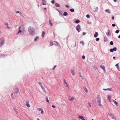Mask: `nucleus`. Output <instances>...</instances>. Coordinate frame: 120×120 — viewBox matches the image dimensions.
Here are the masks:
<instances>
[{
  "instance_id": "1",
  "label": "nucleus",
  "mask_w": 120,
  "mask_h": 120,
  "mask_svg": "<svg viewBox=\"0 0 120 120\" xmlns=\"http://www.w3.org/2000/svg\"><path fill=\"white\" fill-rule=\"evenodd\" d=\"M28 31L30 35L31 36H33L35 34V31L34 28L32 27H29L28 28Z\"/></svg>"
},
{
  "instance_id": "2",
  "label": "nucleus",
  "mask_w": 120,
  "mask_h": 120,
  "mask_svg": "<svg viewBox=\"0 0 120 120\" xmlns=\"http://www.w3.org/2000/svg\"><path fill=\"white\" fill-rule=\"evenodd\" d=\"M97 102L98 105L100 107H101L102 105L101 101V98L100 95L99 94L98 95L97 98Z\"/></svg>"
},
{
  "instance_id": "3",
  "label": "nucleus",
  "mask_w": 120,
  "mask_h": 120,
  "mask_svg": "<svg viewBox=\"0 0 120 120\" xmlns=\"http://www.w3.org/2000/svg\"><path fill=\"white\" fill-rule=\"evenodd\" d=\"M5 39L4 38H0V47H1L5 44Z\"/></svg>"
},
{
  "instance_id": "4",
  "label": "nucleus",
  "mask_w": 120,
  "mask_h": 120,
  "mask_svg": "<svg viewBox=\"0 0 120 120\" xmlns=\"http://www.w3.org/2000/svg\"><path fill=\"white\" fill-rule=\"evenodd\" d=\"M63 81L64 84L65 85L66 87L68 89H69V86L68 83L66 81L65 79H63Z\"/></svg>"
},
{
  "instance_id": "5",
  "label": "nucleus",
  "mask_w": 120,
  "mask_h": 120,
  "mask_svg": "<svg viewBox=\"0 0 120 120\" xmlns=\"http://www.w3.org/2000/svg\"><path fill=\"white\" fill-rule=\"evenodd\" d=\"M110 117L112 119H114L115 120H116V119L114 115L111 113L109 112L108 113Z\"/></svg>"
},
{
  "instance_id": "6",
  "label": "nucleus",
  "mask_w": 120,
  "mask_h": 120,
  "mask_svg": "<svg viewBox=\"0 0 120 120\" xmlns=\"http://www.w3.org/2000/svg\"><path fill=\"white\" fill-rule=\"evenodd\" d=\"M75 99L74 98L71 96L69 95L68 97V100L70 101H73Z\"/></svg>"
},
{
  "instance_id": "7",
  "label": "nucleus",
  "mask_w": 120,
  "mask_h": 120,
  "mask_svg": "<svg viewBox=\"0 0 120 120\" xmlns=\"http://www.w3.org/2000/svg\"><path fill=\"white\" fill-rule=\"evenodd\" d=\"M76 29L78 33L80 32L81 30L80 26L79 24H78L76 27Z\"/></svg>"
},
{
  "instance_id": "8",
  "label": "nucleus",
  "mask_w": 120,
  "mask_h": 120,
  "mask_svg": "<svg viewBox=\"0 0 120 120\" xmlns=\"http://www.w3.org/2000/svg\"><path fill=\"white\" fill-rule=\"evenodd\" d=\"M70 72L73 76L75 75V72L74 69H71L70 70Z\"/></svg>"
},
{
  "instance_id": "9",
  "label": "nucleus",
  "mask_w": 120,
  "mask_h": 120,
  "mask_svg": "<svg viewBox=\"0 0 120 120\" xmlns=\"http://www.w3.org/2000/svg\"><path fill=\"white\" fill-rule=\"evenodd\" d=\"M25 105L28 108H29L30 107V105L29 104V102L28 101L26 102Z\"/></svg>"
},
{
  "instance_id": "10",
  "label": "nucleus",
  "mask_w": 120,
  "mask_h": 120,
  "mask_svg": "<svg viewBox=\"0 0 120 120\" xmlns=\"http://www.w3.org/2000/svg\"><path fill=\"white\" fill-rule=\"evenodd\" d=\"M15 91L17 94H18L19 92V90L18 87L16 86L15 87Z\"/></svg>"
},
{
  "instance_id": "11",
  "label": "nucleus",
  "mask_w": 120,
  "mask_h": 120,
  "mask_svg": "<svg viewBox=\"0 0 120 120\" xmlns=\"http://www.w3.org/2000/svg\"><path fill=\"white\" fill-rule=\"evenodd\" d=\"M107 97L108 98V100L110 102H111V97L110 95H107Z\"/></svg>"
},
{
  "instance_id": "12",
  "label": "nucleus",
  "mask_w": 120,
  "mask_h": 120,
  "mask_svg": "<svg viewBox=\"0 0 120 120\" xmlns=\"http://www.w3.org/2000/svg\"><path fill=\"white\" fill-rule=\"evenodd\" d=\"M39 111H41V113L42 114H44V111L43 109L41 108H39L37 109Z\"/></svg>"
},
{
  "instance_id": "13",
  "label": "nucleus",
  "mask_w": 120,
  "mask_h": 120,
  "mask_svg": "<svg viewBox=\"0 0 120 120\" xmlns=\"http://www.w3.org/2000/svg\"><path fill=\"white\" fill-rule=\"evenodd\" d=\"M41 87L42 89L43 92L45 93H46V91L44 87L43 86Z\"/></svg>"
},
{
  "instance_id": "14",
  "label": "nucleus",
  "mask_w": 120,
  "mask_h": 120,
  "mask_svg": "<svg viewBox=\"0 0 120 120\" xmlns=\"http://www.w3.org/2000/svg\"><path fill=\"white\" fill-rule=\"evenodd\" d=\"M117 49L116 47H114L112 49H110V51L111 52H112L114 51H116V50Z\"/></svg>"
},
{
  "instance_id": "15",
  "label": "nucleus",
  "mask_w": 120,
  "mask_h": 120,
  "mask_svg": "<svg viewBox=\"0 0 120 120\" xmlns=\"http://www.w3.org/2000/svg\"><path fill=\"white\" fill-rule=\"evenodd\" d=\"M78 118L81 119L82 120H86L84 117L83 116L81 115H79L78 116Z\"/></svg>"
},
{
  "instance_id": "16",
  "label": "nucleus",
  "mask_w": 120,
  "mask_h": 120,
  "mask_svg": "<svg viewBox=\"0 0 120 120\" xmlns=\"http://www.w3.org/2000/svg\"><path fill=\"white\" fill-rule=\"evenodd\" d=\"M100 67L103 70L105 71V68L104 66L103 65H100Z\"/></svg>"
},
{
  "instance_id": "17",
  "label": "nucleus",
  "mask_w": 120,
  "mask_h": 120,
  "mask_svg": "<svg viewBox=\"0 0 120 120\" xmlns=\"http://www.w3.org/2000/svg\"><path fill=\"white\" fill-rule=\"evenodd\" d=\"M21 28V27H19V32H18V33L17 34H18L19 33H21V32H22V34H23V32H24V30H20V28Z\"/></svg>"
},
{
  "instance_id": "18",
  "label": "nucleus",
  "mask_w": 120,
  "mask_h": 120,
  "mask_svg": "<svg viewBox=\"0 0 120 120\" xmlns=\"http://www.w3.org/2000/svg\"><path fill=\"white\" fill-rule=\"evenodd\" d=\"M5 25H6L7 29H9L11 28L9 26L7 22H5Z\"/></svg>"
},
{
  "instance_id": "19",
  "label": "nucleus",
  "mask_w": 120,
  "mask_h": 120,
  "mask_svg": "<svg viewBox=\"0 0 120 120\" xmlns=\"http://www.w3.org/2000/svg\"><path fill=\"white\" fill-rule=\"evenodd\" d=\"M108 32L106 33L107 35L108 36H109L111 35V34L109 30H108Z\"/></svg>"
},
{
  "instance_id": "20",
  "label": "nucleus",
  "mask_w": 120,
  "mask_h": 120,
  "mask_svg": "<svg viewBox=\"0 0 120 120\" xmlns=\"http://www.w3.org/2000/svg\"><path fill=\"white\" fill-rule=\"evenodd\" d=\"M118 64L119 63H118V64H117L115 65V66L116 67L118 71H120V69L118 65Z\"/></svg>"
},
{
  "instance_id": "21",
  "label": "nucleus",
  "mask_w": 120,
  "mask_h": 120,
  "mask_svg": "<svg viewBox=\"0 0 120 120\" xmlns=\"http://www.w3.org/2000/svg\"><path fill=\"white\" fill-rule=\"evenodd\" d=\"M54 44L55 45L58 46H60L59 44L58 43V42L56 41H55L54 42Z\"/></svg>"
},
{
  "instance_id": "22",
  "label": "nucleus",
  "mask_w": 120,
  "mask_h": 120,
  "mask_svg": "<svg viewBox=\"0 0 120 120\" xmlns=\"http://www.w3.org/2000/svg\"><path fill=\"white\" fill-rule=\"evenodd\" d=\"M83 88L85 91V92L87 93L88 92V90L85 87H84Z\"/></svg>"
},
{
  "instance_id": "23",
  "label": "nucleus",
  "mask_w": 120,
  "mask_h": 120,
  "mask_svg": "<svg viewBox=\"0 0 120 120\" xmlns=\"http://www.w3.org/2000/svg\"><path fill=\"white\" fill-rule=\"evenodd\" d=\"M13 110L15 112L16 114H18V112L16 108H13Z\"/></svg>"
},
{
  "instance_id": "24",
  "label": "nucleus",
  "mask_w": 120,
  "mask_h": 120,
  "mask_svg": "<svg viewBox=\"0 0 120 120\" xmlns=\"http://www.w3.org/2000/svg\"><path fill=\"white\" fill-rule=\"evenodd\" d=\"M93 68L94 70H96L98 69L96 65H94L93 67Z\"/></svg>"
},
{
  "instance_id": "25",
  "label": "nucleus",
  "mask_w": 120,
  "mask_h": 120,
  "mask_svg": "<svg viewBox=\"0 0 120 120\" xmlns=\"http://www.w3.org/2000/svg\"><path fill=\"white\" fill-rule=\"evenodd\" d=\"M39 38V37L38 36L36 37L34 39V41H37L38 40Z\"/></svg>"
},
{
  "instance_id": "26",
  "label": "nucleus",
  "mask_w": 120,
  "mask_h": 120,
  "mask_svg": "<svg viewBox=\"0 0 120 120\" xmlns=\"http://www.w3.org/2000/svg\"><path fill=\"white\" fill-rule=\"evenodd\" d=\"M42 5H44L46 4V3L44 0H42Z\"/></svg>"
},
{
  "instance_id": "27",
  "label": "nucleus",
  "mask_w": 120,
  "mask_h": 120,
  "mask_svg": "<svg viewBox=\"0 0 120 120\" xmlns=\"http://www.w3.org/2000/svg\"><path fill=\"white\" fill-rule=\"evenodd\" d=\"M98 35V34L97 32H95L94 35V37L95 38L97 37Z\"/></svg>"
},
{
  "instance_id": "28",
  "label": "nucleus",
  "mask_w": 120,
  "mask_h": 120,
  "mask_svg": "<svg viewBox=\"0 0 120 120\" xmlns=\"http://www.w3.org/2000/svg\"><path fill=\"white\" fill-rule=\"evenodd\" d=\"M88 105L90 107H91L92 106V103L91 102H89L88 103Z\"/></svg>"
},
{
  "instance_id": "29",
  "label": "nucleus",
  "mask_w": 120,
  "mask_h": 120,
  "mask_svg": "<svg viewBox=\"0 0 120 120\" xmlns=\"http://www.w3.org/2000/svg\"><path fill=\"white\" fill-rule=\"evenodd\" d=\"M112 101L114 102V103L117 106L118 105V103L116 101L114 100H113Z\"/></svg>"
},
{
  "instance_id": "30",
  "label": "nucleus",
  "mask_w": 120,
  "mask_h": 120,
  "mask_svg": "<svg viewBox=\"0 0 120 120\" xmlns=\"http://www.w3.org/2000/svg\"><path fill=\"white\" fill-rule=\"evenodd\" d=\"M105 12L109 13H111V12L110 11V10L109 9H106L105 10Z\"/></svg>"
},
{
  "instance_id": "31",
  "label": "nucleus",
  "mask_w": 120,
  "mask_h": 120,
  "mask_svg": "<svg viewBox=\"0 0 120 120\" xmlns=\"http://www.w3.org/2000/svg\"><path fill=\"white\" fill-rule=\"evenodd\" d=\"M106 90L110 91H113L112 89V88H108Z\"/></svg>"
},
{
  "instance_id": "32",
  "label": "nucleus",
  "mask_w": 120,
  "mask_h": 120,
  "mask_svg": "<svg viewBox=\"0 0 120 120\" xmlns=\"http://www.w3.org/2000/svg\"><path fill=\"white\" fill-rule=\"evenodd\" d=\"M79 77L81 78L82 79H83V76L81 75V73L80 72H79Z\"/></svg>"
},
{
  "instance_id": "33",
  "label": "nucleus",
  "mask_w": 120,
  "mask_h": 120,
  "mask_svg": "<svg viewBox=\"0 0 120 120\" xmlns=\"http://www.w3.org/2000/svg\"><path fill=\"white\" fill-rule=\"evenodd\" d=\"M46 101L47 102H48L49 104V100L48 99V97L46 96Z\"/></svg>"
},
{
  "instance_id": "34",
  "label": "nucleus",
  "mask_w": 120,
  "mask_h": 120,
  "mask_svg": "<svg viewBox=\"0 0 120 120\" xmlns=\"http://www.w3.org/2000/svg\"><path fill=\"white\" fill-rule=\"evenodd\" d=\"M55 6L57 7H59L60 6L59 4L57 3H55Z\"/></svg>"
},
{
  "instance_id": "35",
  "label": "nucleus",
  "mask_w": 120,
  "mask_h": 120,
  "mask_svg": "<svg viewBox=\"0 0 120 120\" xmlns=\"http://www.w3.org/2000/svg\"><path fill=\"white\" fill-rule=\"evenodd\" d=\"M49 23L51 26H52V24L51 22V21L50 20H49Z\"/></svg>"
},
{
  "instance_id": "36",
  "label": "nucleus",
  "mask_w": 120,
  "mask_h": 120,
  "mask_svg": "<svg viewBox=\"0 0 120 120\" xmlns=\"http://www.w3.org/2000/svg\"><path fill=\"white\" fill-rule=\"evenodd\" d=\"M107 41V38L106 37H105L104 38V41Z\"/></svg>"
},
{
  "instance_id": "37",
  "label": "nucleus",
  "mask_w": 120,
  "mask_h": 120,
  "mask_svg": "<svg viewBox=\"0 0 120 120\" xmlns=\"http://www.w3.org/2000/svg\"><path fill=\"white\" fill-rule=\"evenodd\" d=\"M45 32L44 31H43L42 32V36L43 38L44 37V35H45Z\"/></svg>"
},
{
  "instance_id": "38",
  "label": "nucleus",
  "mask_w": 120,
  "mask_h": 120,
  "mask_svg": "<svg viewBox=\"0 0 120 120\" xmlns=\"http://www.w3.org/2000/svg\"><path fill=\"white\" fill-rule=\"evenodd\" d=\"M70 11L71 12H74V10L73 9H70Z\"/></svg>"
},
{
  "instance_id": "39",
  "label": "nucleus",
  "mask_w": 120,
  "mask_h": 120,
  "mask_svg": "<svg viewBox=\"0 0 120 120\" xmlns=\"http://www.w3.org/2000/svg\"><path fill=\"white\" fill-rule=\"evenodd\" d=\"M80 22V21L79 20L77 19L75 21V22L76 23H79Z\"/></svg>"
},
{
  "instance_id": "40",
  "label": "nucleus",
  "mask_w": 120,
  "mask_h": 120,
  "mask_svg": "<svg viewBox=\"0 0 120 120\" xmlns=\"http://www.w3.org/2000/svg\"><path fill=\"white\" fill-rule=\"evenodd\" d=\"M68 15L67 12H64L63 14L64 16H66Z\"/></svg>"
},
{
  "instance_id": "41",
  "label": "nucleus",
  "mask_w": 120,
  "mask_h": 120,
  "mask_svg": "<svg viewBox=\"0 0 120 120\" xmlns=\"http://www.w3.org/2000/svg\"><path fill=\"white\" fill-rule=\"evenodd\" d=\"M38 83L39 85L41 87L42 86V85L41 82H39Z\"/></svg>"
},
{
  "instance_id": "42",
  "label": "nucleus",
  "mask_w": 120,
  "mask_h": 120,
  "mask_svg": "<svg viewBox=\"0 0 120 120\" xmlns=\"http://www.w3.org/2000/svg\"><path fill=\"white\" fill-rule=\"evenodd\" d=\"M54 44H53V42L52 41H50V45H53Z\"/></svg>"
},
{
  "instance_id": "43",
  "label": "nucleus",
  "mask_w": 120,
  "mask_h": 120,
  "mask_svg": "<svg viewBox=\"0 0 120 120\" xmlns=\"http://www.w3.org/2000/svg\"><path fill=\"white\" fill-rule=\"evenodd\" d=\"M11 98H12L13 99H14V96L13 95V93H12L11 94Z\"/></svg>"
},
{
  "instance_id": "44",
  "label": "nucleus",
  "mask_w": 120,
  "mask_h": 120,
  "mask_svg": "<svg viewBox=\"0 0 120 120\" xmlns=\"http://www.w3.org/2000/svg\"><path fill=\"white\" fill-rule=\"evenodd\" d=\"M16 13H19L20 14H21V12L19 11H17L16 12Z\"/></svg>"
},
{
  "instance_id": "45",
  "label": "nucleus",
  "mask_w": 120,
  "mask_h": 120,
  "mask_svg": "<svg viewBox=\"0 0 120 120\" xmlns=\"http://www.w3.org/2000/svg\"><path fill=\"white\" fill-rule=\"evenodd\" d=\"M86 17H87V18H90V15L88 14L87 15H86Z\"/></svg>"
},
{
  "instance_id": "46",
  "label": "nucleus",
  "mask_w": 120,
  "mask_h": 120,
  "mask_svg": "<svg viewBox=\"0 0 120 120\" xmlns=\"http://www.w3.org/2000/svg\"><path fill=\"white\" fill-rule=\"evenodd\" d=\"M80 43H81L83 45H84V42L82 41H81L80 42Z\"/></svg>"
},
{
  "instance_id": "47",
  "label": "nucleus",
  "mask_w": 120,
  "mask_h": 120,
  "mask_svg": "<svg viewBox=\"0 0 120 120\" xmlns=\"http://www.w3.org/2000/svg\"><path fill=\"white\" fill-rule=\"evenodd\" d=\"M110 44L111 45H112L113 44V42L112 41L110 42Z\"/></svg>"
},
{
  "instance_id": "48",
  "label": "nucleus",
  "mask_w": 120,
  "mask_h": 120,
  "mask_svg": "<svg viewBox=\"0 0 120 120\" xmlns=\"http://www.w3.org/2000/svg\"><path fill=\"white\" fill-rule=\"evenodd\" d=\"M56 67V65L54 66V67L52 68V70H54L55 69Z\"/></svg>"
},
{
  "instance_id": "49",
  "label": "nucleus",
  "mask_w": 120,
  "mask_h": 120,
  "mask_svg": "<svg viewBox=\"0 0 120 120\" xmlns=\"http://www.w3.org/2000/svg\"><path fill=\"white\" fill-rule=\"evenodd\" d=\"M119 31L118 30H117L116 31H115L116 33V34H118L119 33Z\"/></svg>"
},
{
  "instance_id": "50",
  "label": "nucleus",
  "mask_w": 120,
  "mask_h": 120,
  "mask_svg": "<svg viewBox=\"0 0 120 120\" xmlns=\"http://www.w3.org/2000/svg\"><path fill=\"white\" fill-rule=\"evenodd\" d=\"M82 58L83 59H85V56H84V55H83L82 56Z\"/></svg>"
},
{
  "instance_id": "51",
  "label": "nucleus",
  "mask_w": 120,
  "mask_h": 120,
  "mask_svg": "<svg viewBox=\"0 0 120 120\" xmlns=\"http://www.w3.org/2000/svg\"><path fill=\"white\" fill-rule=\"evenodd\" d=\"M99 40V38H97L96 39V40L97 41H98Z\"/></svg>"
},
{
  "instance_id": "52",
  "label": "nucleus",
  "mask_w": 120,
  "mask_h": 120,
  "mask_svg": "<svg viewBox=\"0 0 120 120\" xmlns=\"http://www.w3.org/2000/svg\"><path fill=\"white\" fill-rule=\"evenodd\" d=\"M51 3L52 4H54V1L53 0H52L51 1Z\"/></svg>"
},
{
  "instance_id": "53",
  "label": "nucleus",
  "mask_w": 120,
  "mask_h": 120,
  "mask_svg": "<svg viewBox=\"0 0 120 120\" xmlns=\"http://www.w3.org/2000/svg\"><path fill=\"white\" fill-rule=\"evenodd\" d=\"M112 25L113 27L115 26H116L115 24H112Z\"/></svg>"
},
{
  "instance_id": "54",
  "label": "nucleus",
  "mask_w": 120,
  "mask_h": 120,
  "mask_svg": "<svg viewBox=\"0 0 120 120\" xmlns=\"http://www.w3.org/2000/svg\"><path fill=\"white\" fill-rule=\"evenodd\" d=\"M98 7H96L95 11H98Z\"/></svg>"
},
{
  "instance_id": "55",
  "label": "nucleus",
  "mask_w": 120,
  "mask_h": 120,
  "mask_svg": "<svg viewBox=\"0 0 120 120\" xmlns=\"http://www.w3.org/2000/svg\"><path fill=\"white\" fill-rule=\"evenodd\" d=\"M91 23V22H88V24H90Z\"/></svg>"
},
{
  "instance_id": "56",
  "label": "nucleus",
  "mask_w": 120,
  "mask_h": 120,
  "mask_svg": "<svg viewBox=\"0 0 120 120\" xmlns=\"http://www.w3.org/2000/svg\"><path fill=\"white\" fill-rule=\"evenodd\" d=\"M52 107H53L54 108H55V106L53 105H52Z\"/></svg>"
},
{
  "instance_id": "57",
  "label": "nucleus",
  "mask_w": 120,
  "mask_h": 120,
  "mask_svg": "<svg viewBox=\"0 0 120 120\" xmlns=\"http://www.w3.org/2000/svg\"><path fill=\"white\" fill-rule=\"evenodd\" d=\"M86 34V33H85V32H83V33H82V34H83V35H85Z\"/></svg>"
},
{
  "instance_id": "58",
  "label": "nucleus",
  "mask_w": 120,
  "mask_h": 120,
  "mask_svg": "<svg viewBox=\"0 0 120 120\" xmlns=\"http://www.w3.org/2000/svg\"><path fill=\"white\" fill-rule=\"evenodd\" d=\"M65 6L67 8H68L69 7V6L67 5H66Z\"/></svg>"
},
{
  "instance_id": "59",
  "label": "nucleus",
  "mask_w": 120,
  "mask_h": 120,
  "mask_svg": "<svg viewBox=\"0 0 120 120\" xmlns=\"http://www.w3.org/2000/svg\"><path fill=\"white\" fill-rule=\"evenodd\" d=\"M37 120H41L40 119L38 118H37Z\"/></svg>"
},
{
  "instance_id": "60",
  "label": "nucleus",
  "mask_w": 120,
  "mask_h": 120,
  "mask_svg": "<svg viewBox=\"0 0 120 120\" xmlns=\"http://www.w3.org/2000/svg\"><path fill=\"white\" fill-rule=\"evenodd\" d=\"M112 19L113 20H114V16H112Z\"/></svg>"
},
{
  "instance_id": "61",
  "label": "nucleus",
  "mask_w": 120,
  "mask_h": 120,
  "mask_svg": "<svg viewBox=\"0 0 120 120\" xmlns=\"http://www.w3.org/2000/svg\"><path fill=\"white\" fill-rule=\"evenodd\" d=\"M103 90L104 91H107V90H106L107 89H103Z\"/></svg>"
},
{
  "instance_id": "62",
  "label": "nucleus",
  "mask_w": 120,
  "mask_h": 120,
  "mask_svg": "<svg viewBox=\"0 0 120 120\" xmlns=\"http://www.w3.org/2000/svg\"><path fill=\"white\" fill-rule=\"evenodd\" d=\"M115 2H116V1L117 0H113Z\"/></svg>"
},
{
  "instance_id": "63",
  "label": "nucleus",
  "mask_w": 120,
  "mask_h": 120,
  "mask_svg": "<svg viewBox=\"0 0 120 120\" xmlns=\"http://www.w3.org/2000/svg\"><path fill=\"white\" fill-rule=\"evenodd\" d=\"M44 10H45L47 9L46 8H44Z\"/></svg>"
},
{
  "instance_id": "64",
  "label": "nucleus",
  "mask_w": 120,
  "mask_h": 120,
  "mask_svg": "<svg viewBox=\"0 0 120 120\" xmlns=\"http://www.w3.org/2000/svg\"><path fill=\"white\" fill-rule=\"evenodd\" d=\"M103 120H106L105 118H103Z\"/></svg>"
}]
</instances>
